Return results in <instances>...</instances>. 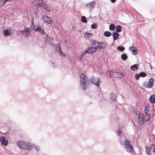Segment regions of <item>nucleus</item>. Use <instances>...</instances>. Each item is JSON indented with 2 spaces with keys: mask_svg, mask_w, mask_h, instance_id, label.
Segmentation results:
<instances>
[{
  "mask_svg": "<svg viewBox=\"0 0 155 155\" xmlns=\"http://www.w3.org/2000/svg\"><path fill=\"white\" fill-rule=\"evenodd\" d=\"M80 76L81 86L84 90H85L88 86V78L86 75L83 73H81Z\"/></svg>",
  "mask_w": 155,
  "mask_h": 155,
  "instance_id": "nucleus-1",
  "label": "nucleus"
},
{
  "mask_svg": "<svg viewBox=\"0 0 155 155\" xmlns=\"http://www.w3.org/2000/svg\"><path fill=\"white\" fill-rule=\"evenodd\" d=\"M33 4L39 7H42L45 11L48 12H50V9L47 5L44 3L42 0H34L32 1Z\"/></svg>",
  "mask_w": 155,
  "mask_h": 155,
  "instance_id": "nucleus-2",
  "label": "nucleus"
},
{
  "mask_svg": "<svg viewBox=\"0 0 155 155\" xmlns=\"http://www.w3.org/2000/svg\"><path fill=\"white\" fill-rule=\"evenodd\" d=\"M17 144L19 148L24 150L30 149L31 148L30 144L24 141H18L17 142Z\"/></svg>",
  "mask_w": 155,
  "mask_h": 155,
  "instance_id": "nucleus-3",
  "label": "nucleus"
},
{
  "mask_svg": "<svg viewBox=\"0 0 155 155\" xmlns=\"http://www.w3.org/2000/svg\"><path fill=\"white\" fill-rule=\"evenodd\" d=\"M124 146L127 151L130 153H132V147L130 142L128 140H126L124 143Z\"/></svg>",
  "mask_w": 155,
  "mask_h": 155,
  "instance_id": "nucleus-4",
  "label": "nucleus"
},
{
  "mask_svg": "<svg viewBox=\"0 0 155 155\" xmlns=\"http://www.w3.org/2000/svg\"><path fill=\"white\" fill-rule=\"evenodd\" d=\"M89 80L92 84L95 85L97 87L99 86L100 82L98 78L92 76L90 78Z\"/></svg>",
  "mask_w": 155,
  "mask_h": 155,
  "instance_id": "nucleus-5",
  "label": "nucleus"
},
{
  "mask_svg": "<svg viewBox=\"0 0 155 155\" xmlns=\"http://www.w3.org/2000/svg\"><path fill=\"white\" fill-rule=\"evenodd\" d=\"M154 81L152 78L149 79L148 83H145L144 84V86L145 88H152L153 85Z\"/></svg>",
  "mask_w": 155,
  "mask_h": 155,
  "instance_id": "nucleus-6",
  "label": "nucleus"
},
{
  "mask_svg": "<svg viewBox=\"0 0 155 155\" xmlns=\"http://www.w3.org/2000/svg\"><path fill=\"white\" fill-rule=\"evenodd\" d=\"M22 34L26 37H28L30 34L29 32V28L25 27L24 30L21 31Z\"/></svg>",
  "mask_w": 155,
  "mask_h": 155,
  "instance_id": "nucleus-7",
  "label": "nucleus"
},
{
  "mask_svg": "<svg viewBox=\"0 0 155 155\" xmlns=\"http://www.w3.org/2000/svg\"><path fill=\"white\" fill-rule=\"evenodd\" d=\"M96 4V2L92 1L86 4L85 5V7L88 8L94 9Z\"/></svg>",
  "mask_w": 155,
  "mask_h": 155,
  "instance_id": "nucleus-8",
  "label": "nucleus"
},
{
  "mask_svg": "<svg viewBox=\"0 0 155 155\" xmlns=\"http://www.w3.org/2000/svg\"><path fill=\"white\" fill-rule=\"evenodd\" d=\"M97 50V48L94 47H89L86 51L87 53L93 54L96 52Z\"/></svg>",
  "mask_w": 155,
  "mask_h": 155,
  "instance_id": "nucleus-9",
  "label": "nucleus"
},
{
  "mask_svg": "<svg viewBox=\"0 0 155 155\" xmlns=\"http://www.w3.org/2000/svg\"><path fill=\"white\" fill-rule=\"evenodd\" d=\"M42 19L45 22L48 24H51L52 23V22L50 18L47 15L42 16Z\"/></svg>",
  "mask_w": 155,
  "mask_h": 155,
  "instance_id": "nucleus-10",
  "label": "nucleus"
},
{
  "mask_svg": "<svg viewBox=\"0 0 155 155\" xmlns=\"http://www.w3.org/2000/svg\"><path fill=\"white\" fill-rule=\"evenodd\" d=\"M0 141L1 142L2 145L6 146L8 143V140L5 139V137L3 136H2L0 138Z\"/></svg>",
  "mask_w": 155,
  "mask_h": 155,
  "instance_id": "nucleus-11",
  "label": "nucleus"
},
{
  "mask_svg": "<svg viewBox=\"0 0 155 155\" xmlns=\"http://www.w3.org/2000/svg\"><path fill=\"white\" fill-rule=\"evenodd\" d=\"M107 43L105 42H99L98 44V46H97V48L99 49H101L103 48H104L106 46Z\"/></svg>",
  "mask_w": 155,
  "mask_h": 155,
  "instance_id": "nucleus-12",
  "label": "nucleus"
},
{
  "mask_svg": "<svg viewBox=\"0 0 155 155\" xmlns=\"http://www.w3.org/2000/svg\"><path fill=\"white\" fill-rule=\"evenodd\" d=\"M138 120L139 123L141 125L143 124L144 123L143 116L142 114L139 115L138 117Z\"/></svg>",
  "mask_w": 155,
  "mask_h": 155,
  "instance_id": "nucleus-13",
  "label": "nucleus"
},
{
  "mask_svg": "<svg viewBox=\"0 0 155 155\" xmlns=\"http://www.w3.org/2000/svg\"><path fill=\"white\" fill-rule=\"evenodd\" d=\"M99 42L97 41L92 40L90 41V43L93 46H94V47H96L97 48V45L98 46V44H99Z\"/></svg>",
  "mask_w": 155,
  "mask_h": 155,
  "instance_id": "nucleus-14",
  "label": "nucleus"
},
{
  "mask_svg": "<svg viewBox=\"0 0 155 155\" xmlns=\"http://www.w3.org/2000/svg\"><path fill=\"white\" fill-rule=\"evenodd\" d=\"M113 40L114 41L117 39L119 36V34L117 32L114 31L112 33Z\"/></svg>",
  "mask_w": 155,
  "mask_h": 155,
  "instance_id": "nucleus-15",
  "label": "nucleus"
},
{
  "mask_svg": "<svg viewBox=\"0 0 155 155\" xmlns=\"http://www.w3.org/2000/svg\"><path fill=\"white\" fill-rule=\"evenodd\" d=\"M123 74L117 72H114L113 76L116 78H120L123 75Z\"/></svg>",
  "mask_w": 155,
  "mask_h": 155,
  "instance_id": "nucleus-16",
  "label": "nucleus"
},
{
  "mask_svg": "<svg viewBox=\"0 0 155 155\" xmlns=\"http://www.w3.org/2000/svg\"><path fill=\"white\" fill-rule=\"evenodd\" d=\"M58 48H57V47H56V49L57 52L62 56H65V55L62 51L59 45L58 46Z\"/></svg>",
  "mask_w": 155,
  "mask_h": 155,
  "instance_id": "nucleus-17",
  "label": "nucleus"
},
{
  "mask_svg": "<svg viewBox=\"0 0 155 155\" xmlns=\"http://www.w3.org/2000/svg\"><path fill=\"white\" fill-rule=\"evenodd\" d=\"M93 35L90 33L87 32L85 33L84 35V37L86 39L92 37Z\"/></svg>",
  "mask_w": 155,
  "mask_h": 155,
  "instance_id": "nucleus-18",
  "label": "nucleus"
},
{
  "mask_svg": "<svg viewBox=\"0 0 155 155\" xmlns=\"http://www.w3.org/2000/svg\"><path fill=\"white\" fill-rule=\"evenodd\" d=\"M129 49L130 50L133 52L134 55L136 54L137 53V50L136 48L134 47L133 46H130L129 47Z\"/></svg>",
  "mask_w": 155,
  "mask_h": 155,
  "instance_id": "nucleus-19",
  "label": "nucleus"
},
{
  "mask_svg": "<svg viewBox=\"0 0 155 155\" xmlns=\"http://www.w3.org/2000/svg\"><path fill=\"white\" fill-rule=\"evenodd\" d=\"M145 117L144 118L145 119V120L146 121H149L151 115L150 113H147V114H144Z\"/></svg>",
  "mask_w": 155,
  "mask_h": 155,
  "instance_id": "nucleus-20",
  "label": "nucleus"
},
{
  "mask_svg": "<svg viewBox=\"0 0 155 155\" xmlns=\"http://www.w3.org/2000/svg\"><path fill=\"white\" fill-rule=\"evenodd\" d=\"M139 65L138 64H135L130 67V69L133 71L135 70V69L137 70L138 68Z\"/></svg>",
  "mask_w": 155,
  "mask_h": 155,
  "instance_id": "nucleus-21",
  "label": "nucleus"
},
{
  "mask_svg": "<svg viewBox=\"0 0 155 155\" xmlns=\"http://www.w3.org/2000/svg\"><path fill=\"white\" fill-rule=\"evenodd\" d=\"M3 33L6 36H8L9 34L10 33V29H8L4 30Z\"/></svg>",
  "mask_w": 155,
  "mask_h": 155,
  "instance_id": "nucleus-22",
  "label": "nucleus"
},
{
  "mask_svg": "<svg viewBox=\"0 0 155 155\" xmlns=\"http://www.w3.org/2000/svg\"><path fill=\"white\" fill-rule=\"evenodd\" d=\"M110 99L113 101H115L116 100V95L113 93H111L110 94Z\"/></svg>",
  "mask_w": 155,
  "mask_h": 155,
  "instance_id": "nucleus-23",
  "label": "nucleus"
},
{
  "mask_svg": "<svg viewBox=\"0 0 155 155\" xmlns=\"http://www.w3.org/2000/svg\"><path fill=\"white\" fill-rule=\"evenodd\" d=\"M127 56L125 53L122 54L121 56V58L124 61L126 60L127 58Z\"/></svg>",
  "mask_w": 155,
  "mask_h": 155,
  "instance_id": "nucleus-24",
  "label": "nucleus"
},
{
  "mask_svg": "<svg viewBox=\"0 0 155 155\" xmlns=\"http://www.w3.org/2000/svg\"><path fill=\"white\" fill-rule=\"evenodd\" d=\"M149 99L151 102L153 103H155V95H151Z\"/></svg>",
  "mask_w": 155,
  "mask_h": 155,
  "instance_id": "nucleus-25",
  "label": "nucleus"
},
{
  "mask_svg": "<svg viewBox=\"0 0 155 155\" xmlns=\"http://www.w3.org/2000/svg\"><path fill=\"white\" fill-rule=\"evenodd\" d=\"M104 35L106 37H109L111 36L112 34L111 33L108 31H106L104 32Z\"/></svg>",
  "mask_w": 155,
  "mask_h": 155,
  "instance_id": "nucleus-26",
  "label": "nucleus"
},
{
  "mask_svg": "<svg viewBox=\"0 0 155 155\" xmlns=\"http://www.w3.org/2000/svg\"><path fill=\"white\" fill-rule=\"evenodd\" d=\"M53 38H50L48 39V43L51 46H54V44L53 42H51V41H53Z\"/></svg>",
  "mask_w": 155,
  "mask_h": 155,
  "instance_id": "nucleus-27",
  "label": "nucleus"
},
{
  "mask_svg": "<svg viewBox=\"0 0 155 155\" xmlns=\"http://www.w3.org/2000/svg\"><path fill=\"white\" fill-rule=\"evenodd\" d=\"M116 31L117 32H119L121 31V26L120 25H117L116 27Z\"/></svg>",
  "mask_w": 155,
  "mask_h": 155,
  "instance_id": "nucleus-28",
  "label": "nucleus"
},
{
  "mask_svg": "<svg viewBox=\"0 0 155 155\" xmlns=\"http://www.w3.org/2000/svg\"><path fill=\"white\" fill-rule=\"evenodd\" d=\"M149 105L146 106L145 107L144 114H147V113H149Z\"/></svg>",
  "mask_w": 155,
  "mask_h": 155,
  "instance_id": "nucleus-29",
  "label": "nucleus"
},
{
  "mask_svg": "<svg viewBox=\"0 0 155 155\" xmlns=\"http://www.w3.org/2000/svg\"><path fill=\"white\" fill-rule=\"evenodd\" d=\"M81 21L83 23H87V20L86 17L84 16L81 17Z\"/></svg>",
  "mask_w": 155,
  "mask_h": 155,
  "instance_id": "nucleus-30",
  "label": "nucleus"
},
{
  "mask_svg": "<svg viewBox=\"0 0 155 155\" xmlns=\"http://www.w3.org/2000/svg\"><path fill=\"white\" fill-rule=\"evenodd\" d=\"M125 48L123 46H118L117 48V50L120 51H123L124 50Z\"/></svg>",
  "mask_w": 155,
  "mask_h": 155,
  "instance_id": "nucleus-31",
  "label": "nucleus"
},
{
  "mask_svg": "<svg viewBox=\"0 0 155 155\" xmlns=\"http://www.w3.org/2000/svg\"><path fill=\"white\" fill-rule=\"evenodd\" d=\"M115 28V25L113 24H111L109 26V29L111 31L114 30Z\"/></svg>",
  "mask_w": 155,
  "mask_h": 155,
  "instance_id": "nucleus-32",
  "label": "nucleus"
},
{
  "mask_svg": "<svg viewBox=\"0 0 155 155\" xmlns=\"http://www.w3.org/2000/svg\"><path fill=\"white\" fill-rule=\"evenodd\" d=\"M34 25H35L34 23V22L33 20L31 23V24L30 26V29L31 30L34 29Z\"/></svg>",
  "mask_w": 155,
  "mask_h": 155,
  "instance_id": "nucleus-33",
  "label": "nucleus"
},
{
  "mask_svg": "<svg viewBox=\"0 0 155 155\" xmlns=\"http://www.w3.org/2000/svg\"><path fill=\"white\" fill-rule=\"evenodd\" d=\"M5 2H7L5 0H0V7L4 5Z\"/></svg>",
  "mask_w": 155,
  "mask_h": 155,
  "instance_id": "nucleus-34",
  "label": "nucleus"
},
{
  "mask_svg": "<svg viewBox=\"0 0 155 155\" xmlns=\"http://www.w3.org/2000/svg\"><path fill=\"white\" fill-rule=\"evenodd\" d=\"M140 76L142 77H144L146 76V74L145 73L143 72H140L139 73Z\"/></svg>",
  "mask_w": 155,
  "mask_h": 155,
  "instance_id": "nucleus-35",
  "label": "nucleus"
},
{
  "mask_svg": "<svg viewBox=\"0 0 155 155\" xmlns=\"http://www.w3.org/2000/svg\"><path fill=\"white\" fill-rule=\"evenodd\" d=\"M146 153L147 154H148L149 155H150V147H146Z\"/></svg>",
  "mask_w": 155,
  "mask_h": 155,
  "instance_id": "nucleus-36",
  "label": "nucleus"
},
{
  "mask_svg": "<svg viewBox=\"0 0 155 155\" xmlns=\"http://www.w3.org/2000/svg\"><path fill=\"white\" fill-rule=\"evenodd\" d=\"M38 31L42 35H44L45 33L44 30L41 28Z\"/></svg>",
  "mask_w": 155,
  "mask_h": 155,
  "instance_id": "nucleus-37",
  "label": "nucleus"
},
{
  "mask_svg": "<svg viewBox=\"0 0 155 155\" xmlns=\"http://www.w3.org/2000/svg\"><path fill=\"white\" fill-rule=\"evenodd\" d=\"M97 26L96 24L93 23L91 25V28L93 29H95L97 28Z\"/></svg>",
  "mask_w": 155,
  "mask_h": 155,
  "instance_id": "nucleus-38",
  "label": "nucleus"
},
{
  "mask_svg": "<svg viewBox=\"0 0 155 155\" xmlns=\"http://www.w3.org/2000/svg\"><path fill=\"white\" fill-rule=\"evenodd\" d=\"M87 52H86V51L85 50V51H84V52H83L80 55V58H81L84 55L86 54V53H87Z\"/></svg>",
  "mask_w": 155,
  "mask_h": 155,
  "instance_id": "nucleus-39",
  "label": "nucleus"
},
{
  "mask_svg": "<svg viewBox=\"0 0 155 155\" xmlns=\"http://www.w3.org/2000/svg\"><path fill=\"white\" fill-rule=\"evenodd\" d=\"M140 76L139 74H136L135 75L134 77L135 78L136 80H138L140 78Z\"/></svg>",
  "mask_w": 155,
  "mask_h": 155,
  "instance_id": "nucleus-40",
  "label": "nucleus"
},
{
  "mask_svg": "<svg viewBox=\"0 0 155 155\" xmlns=\"http://www.w3.org/2000/svg\"><path fill=\"white\" fill-rule=\"evenodd\" d=\"M40 28H41L40 26L38 25L37 26V27L36 28H34V30L35 31H38Z\"/></svg>",
  "mask_w": 155,
  "mask_h": 155,
  "instance_id": "nucleus-41",
  "label": "nucleus"
},
{
  "mask_svg": "<svg viewBox=\"0 0 155 155\" xmlns=\"http://www.w3.org/2000/svg\"><path fill=\"white\" fill-rule=\"evenodd\" d=\"M49 63L51 66L52 67H54V63L52 61H50L49 62Z\"/></svg>",
  "mask_w": 155,
  "mask_h": 155,
  "instance_id": "nucleus-42",
  "label": "nucleus"
},
{
  "mask_svg": "<svg viewBox=\"0 0 155 155\" xmlns=\"http://www.w3.org/2000/svg\"><path fill=\"white\" fill-rule=\"evenodd\" d=\"M117 133L118 135L119 136L121 134L122 131L121 130H119L118 131L116 132Z\"/></svg>",
  "mask_w": 155,
  "mask_h": 155,
  "instance_id": "nucleus-43",
  "label": "nucleus"
},
{
  "mask_svg": "<svg viewBox=\"0 0 155 155\" xmlns=\"http://www.w3.org/2000/svg\"><path fill=\"white\" fill-rule=\"evenodd\" d=\"M109 74H110V75H111L113 76V74L114 73V72H113L111 71H108Z\"/></svg>",
  "mask_w": 155,
  "mask_h": 155,
  "instance_id": "nucleus-44",
  "label": "nucleus"
},
{
  "mask_svg": "<svg viewBox=\"0 0 155 155\" xmlns=\"http://www.w3.org/2000/svg\"><path fill=\"white\" fill-rule=\"evenodd\" d=\"M152 146H153V148L154 149V150L153 151L155 153V145H152Z\"/></svg>",
  "mask_w": 155,
  "mask_h": 155,
  "instance_id": "nucleus-45",
  "label": "nucleus"
},
{
  "mask_svg": "<svg viewBox=\"0 0 155 155\" xmlns=\"http://www.w3.org/2000/svg\"><path fill=\"white\" fill-rule=\"evenodd\" d=\"M35 148L37 150H40V148L38 147H35Z\"/></svg>",
  "mask_w": 155,
  "mask_h": 155,
  "instance_id": "nucleus-46",
  "label": "nucleus"
},
{
  "mask_svg": "<svg viewBox=\"0 0 155 155\" xmlns=\"http://www.w3.org/2000/svg\"><path fill=\"white\" fill-rule=\"evenodd\" d=\"M116 0H110L111 2L112 3H114L116 1Z\"/></svg>",
  "mask_w": 155,
  "mask_h": 155,
  "instance_id": "nucleus-47",
  "label": "nucleus"
},
{
  "mask_svg": "<svg viewBox=\"0 0 155 155\" xmlns=\"http://www.w3.org/2000/svg\"><path fill=\"white\" fill-rule=\"evenodd\" d=\"M77 31H78V32H81V30H80V29H78V30H77Z\"/></svg>",
  "mask_w": 155,
  "mask_h": 155,
  "instance_id": "nucleus-48",
  "label": "nucleus"
},
{
  "mask_svg": "<svg viewBox=\"0 0 155 155\" xmlns=\"http://www.w3.org/2000/svg\"><path fill=\"white\" fill-rule=\"evenodd\" d=\"M14 0H5L6 1H9V2H11L13 1Z\"/></svg>",
  "mask_w": 155,
  "mask_h": 155,
  "instance_id": "nucleus-49",
  "label": "nucleus"
},
{
  "mask_svg": "<svg viewBox=\"0 0 155 155\" xmlns=\"http://www.w3.org/2000/svg\"><path fill=\"white\" fill-rule=\"evenodd\" d=\"M152 67L151 66L150 67V68H151V69H152Z\"/></svg>",
  "mask_w": 155,
  "mask_h": 155,
  "instance_id": "nucleus-50",
  "label": "nucleus"
}]
</instances>
